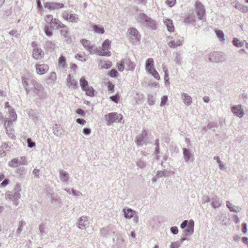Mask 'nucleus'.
<instances>
[{"label":"nucleus","instance_id":"c03bdc74","mask_svg":"<svg viewBox=\"0 0 248 248\" xmlns=\"http://www.w3.org/2000/svg\"><path fill=\"white\" fill-rule=\"evenodd\" d=\"M236 8L241 10L243 13H247L248 11V8L240 3H237L235 5Z\"/></svg>","mask_w":248,"mask_h":248},{"label":"nucleus","instance_id":"473e14b6","mask_svg":"<svg viewBox=\"0 0 248 248\" xmlns=\"http://www.w3.org/2000/svg\"><path fill=\"white\" fill-rule=\"evenodd\" d=\"M94 54H97L99 56H110L111 52L109 51L104 50L102 48L98 49L96 47V50H95Z\"/></svg>","mask_w":248,"mask_h":248},{"label":"nucleus","instance_id":"79ce46f5","mask_svg":"<svg viewBox=\"0 0 248 248\" xmlns=\"http://www.w3.org/2000/svg\"><path fill=\"white\" fill-rule=\"evenodd\" d=\"M58 63L60 66L64 68L66 65V59L65 57L61 55L59 58Z\"/></svg>","mask_w":248,"mask_h":248},{"label":"nucleus","instance_id":"2eb2a0df","mask_svg":"<svg viewBox=\"0 0 248 248\" xmlns=\"http://www.w3.org/2000/svg\"><path fill=\"white\" fill-rule=\"evenodd\" d=\"M43 51L39 47H35L32 51V57L36 60L41 59L44 57Z\"/></svg>","mask_w":248,"mask_h":248},{"label":"nucleus","instance_id":"72a5a7b5","mask_svg":"<svg viewBox=\"0 0 248 248\" xmlns=\"http://www.w3.org/2000/svg\"><path fill=\"white\" fill-rule=\"evenodd\" d=\"M183 151L185 161L186 162H188L192 155L190 151L186 148H184Z\"/></svg>","mask_w":248,"mask_h":248},{"label":"nucleus","instance_id":"f03ea898","mask_svg":"<svg viewBox=\"0 0 248 248\" xmlns=\"http://www.w3.org/2000/svg\"><path fill=\"white\" fill-rule=\"evenodd\" d=\"M31 84L33 86V91L35 95L40 99H44L46 97V93L44 92L45 89L42 85L40 84L35 79H32Z\"/></svg>","mask_w":248,"mask_h":248},{"label":"nucleus","instance_id":"3c124183","mask_svg":"<svg viewBox=\"0 0 248 248\" xmlns=\"http://www.w3.org/2000/svg\"><path fill=\"white\" fill-rule=\"evenodd\" d=\"M55 18H53V16L51 15H47L45 17L46 21L51 25L53 22V20H55Z\"/></svg>","mask_w":248,"mask_h":248},{"label":"nucleus","instance_id":"c9c22d12","mask_svg":"<svg viewBox=\"0 0 248 248\" xmlns=\"http://www.w3.org/2000/svg\"><path fill=\"white\" fill-rule=\"evenodd\" d=\"M244 42H246V41H241L236 38H234L232 40L233 45L237 47H241L243 46H244Z\"/></svg>","mask_w":248,"mask_h":248},{"label":"nucleus","instance_id":"f8f14e48","mask_svg":"<svg viewBox=\"0 0 248 248\" xmlns=\"http://www.w3.org/2000/svg\"><path fill=\"white\" fill-rule=\"evenodd\" d=\"M128 32L130 37L132 39L135 40L136 41L140 40V34L137 29H136L135 28H130L128 30Z\"/></svg>","mask_w":248,"mask_h":248},{"label":"nucleus","instance_id":"6ab92c4d","mask_svg":"<svg viewBox=\"0 0 248 248\" xmlns=\"http://www.w3.org/2000/svg\"><path fill=\"white\" fill-rule=\"evenodd\" d=\"M222 205V201L217 197H213L211 200V206L214 209L219 207Z\"/></svg>","mask_w":248,"mask_h":248},{"label":"nucleus","instance_id":"13d9d810","mask_svg":"<svg viewBox=\"0 0 248 248\" xmlns=\"http://www.w3.org/2000/svg\"><path fill=\"white\" fill-rule=\"evenodd\" d=\"M57 75L55 72H52L50 75L47 78V80L51 82H54L56 79Z\"/></svg>","mask_w":248,"mask_h":248},{"label":"nucleus","instance_id":"aec40b11","mask_svg":"<svg viewBox=\"0 0 248 248\" xmlns=\"http://www.w3.org/2000/svg\"><path fill=\"white\" fill-rule=\"evenodd\" d=\"M196 16L194 13L192 12L191 13L188 14L184 19V22L186 23H193L195 22Z\"/></svg>","mask_w":248,"mask_h":248},{"label":"nucleus","instance_id":"2f4dec72","mask_svg":"<svg viewBox=\"0 0 248 248\" xmlns=\"http://www.w3.org/2000/svg\"><path fill=\"white\" fill-rule=\"evenodd\" d=\"M154 66V60L152 58H148L146 62L145 68L146 70L148 71H151V70L154 69L153 68Z\"/></svg>","mask_w":248,"mask_h":248},{"label":"nucleus","instance_id":"69168bd1","mask_svg":"<svg viewBox=\"0 0 248 248\" xmlns=\"http://www.w3.org/2000/svg\"><path fill=\"white\" fill-rule=\"evenodd\" d=\"M28 146L30 148H32L35 145V143L33 141L31 138H28L27 140Z\"/></svg>","mask_w":248,"mask_h":248},{"label":"nucleus","instance_id":"a211bd4d","mask_svg":"<svg viewBox=\"0 0 248 248\" xmlns=\"http://www.w3.org/2000/svg\"><path fill=\"white\" fill-rule=\"evenodd\" d=\"M115 232L113 228H111L109 226H108L107 228L102 229L100 231L101 234L105 237H108L111 235L112 233Z\"/></svg>","mask_w":248,"mask_h":248},{"label":"nucleus","instance_id":"6e6d98bb","mask_svg":"<svg viewBox=\"0 0 248 248\" xmlns=\"http://www.w3.org/2000/svg\"><path fill=\"white\" fill-rule=\"evenodd\" d=\"M150 74H152V76L154 77L157 80H159L160 78L158 73L154 69L151 71L148 72Z\"/></svg>","mask_w":248,"mask_h":248},{"label":"nucleus","instance_id":"09e8293b","mask_svg":"<svg viewBox=\"0 0 248 248\" xmlns=\"http://www.w3.org/2000/svg\"><path fill=\"white\" fill-rule=\"evenodd\" d=\"M44 31L46 35L48 37H51L53 34V32L51 30H50V28L48 26L46 25L44 28Z\"/></svg>","mask_w":248,"mask_h":248},{"label":"nucleus","instance_id":"49530a36","mask_svg":"<svg viewBox=\"0 0 248 248\" xmlns=\"http://www.w3.org/2000/svg\"><path fill=\"white\" fill-rule=\"evenodd\" d=\"M170 171L167 170H164L163 171L158 170L156 173V176L157 178H160L163 176H166L170 173Z\"/></svg>","mask_w":248,"mask_h":248},{"label":"nucleus","instance_id":"412c9836","mask_svg":"<svg viewBox=\"0 0 248 248\" xmlns=\"http://www.w3.org/2000/svg\"><path fill=\"white\" fill-rule=\"evenodd\" d=\"M182 99L183 100L184 103L187 105L189 106L192 103V97L188 94L186 93H182L181 94Z\"/></svg>","mask_w":248,"mask_h":248},{"label":"nucleus","instance_id":"a19ab883","mask_svg":"<svg viewBox=\"0 0 248 248\" xmlns=\"http://www.w3.org/2000/svg\"><path fill=\"white\" fill-rule=\"evenodd\" d=\"M83 90L86 92V94L87 95L91 97H93L94 96V90L92 87L89 86L87 88L84 89Z\"/></svg>","mask_w":248,"mask_h":248},{"label":"nucleus","instance_id":"4be33fe9","mask_svg":"<svg viewBox=\"0 0 248 248\" xmlns=\"http://www.w3.org/2000/svg\"><path fill=\"white\" fill-rule=\"evenodd\" d=\"M59 173L61 181L64 183H67L68 182L69 178V174L65 171L62 170H60Z\"/></svg>","mask_w":248,"mask_h":248},{"label":"nucleus","instance_id":"052dcab7","mask_svg":"<svg viewBox=\"0 0 248 248\" xmlns=\"http://www.w3.org/2000/svg\"><path fill=\"white\" fill-rule=\"evenodd\" d=\"M211 199L209 198L208 195H205L202 196V203L205 204L206 202H209L211 201Z\"/></svg>","mask_w":248,"mask_h":248},{"label":"nucleus","instance_id":"de8ad7c7","mask_svg":"<svg viewBox=\"0 0 248 248\" xmlns=\"http://www.w3.org/2000/svg\"><path fill=\"white\" fill-rule=\"evenodd\" d=\"M174 60L176 64L181 65L182 63V57L180 54L176 53Z\"/></svg>","mask_w":248,"mask_h":248},{"label":"nucleus","instance_id":"9b49d317","mask_svg":"<svg viewBox=\"0 0 248 248\" xmlns=\"http://www.w3.org/2000/svg\"><path fill=\"white\" fill-rule=\"evenodd\" d=\"M231 110L233 114L241 118L244 115V111L240 105L233 106L231 108Z\"/></svg>","mask_w":248,"mask_h":248},{"label":"nucleus","instance_id":"f704fd0d","mask_svg":"<svg viewBox=\"0 0 248 248\" xmlns=\"http://www.w3.org/2000/svg\"><path fill=\"white\" fill-rule=\"evenodd\" d=\"M124 62L125 64L129 67V69L132 71L134 70L136 64L133 62H132L129 59H125L124 60Z\"/></svg>","mask_w":248,"mask_h":248},{"label":"nucleus","instance_id":"4468645a","mask_svg":"<svg viewBox=\"0 0 248 248\" xmlns=\"http://www.w3.org/2000/svg\"><path fill=\"white\" fill-rule=\"evenodd\" d=\"M183 235L187 236L192 235L194 232V221L190 220L188 226L184 230Z\"/></svg>","mask_w":248,"mask_h":248},{"label":"nucleus","instance_id":"7c9ffc66","mask_svg":"<svg viewBox=\"0 0 248 248\" xmlns=\"http://www.w3.org/2000/svg\"><path fill=\"white\" fill-rule=\"evenodd\" d=\"M136 164L138 168L140 169H145L147 168L148 164L147 162L143 161L141 159H137Z\"/></svg>","mask_w":248,"mask_h":248},{"label":"nucleus","instance_id":"20e7f679","mask_svg":"<svg viewBox=\"0 0 248 248\" xmlns=\"http://www.w3.org/2000/svg\"><path fill=\"white\" fill-rule=\"evenodd\" d=\"M104 117L108 125L115 122H121L123 118L122 115L116 112L109 113L108 114L105 115Z\"/></svg>","mask_w":248,"mask_h":248},{"label":"nucleus","instance_id":"6e6552de","mask_svg":"<svg viewBox=\"0 0 248 248\" xmlns=\"http://www.w3.org/2000/svg\"><path fill=\"white\" fill-rule=\"evenodd\" d=\"M196 12L200 20H202L205 15V9L203 4L200 1L195 3Z\"/></svg>","mask_w":248,"mask_h":248},{"label":"nucleus","instance_id":"338daca9","mask_svg":"<svg viewBox=\"0 0 248 248\" xmlns=\"http://www.w3.org/2000/svg\"><path fill=\"white\" fill-rule=\"evenodd\" d=\"M168 100V96L167 95H164L161 98V101L160 103V106L163 107L165 106Z\"/></svg>","mask_w":248,"mask_h":248},{"label":"nucleus","instance_id":"5fc2aeb1","mask_svg":"<svg viewBox=\"0 0 248 248\" xmlns=\"http://www.w3.org/2000/svg\"><path fill=\"white\" fill-rule=\"evenodd\" d=\"M124 60L123 61H121L117 63L118 70L121 72L123 71L124 68Z\"/></svg>","mask_w":248,"mask_h":248},{"label":"nucleus","instance_id":"864d4df0","mask_svg":"<svg viewBox=\"0 0 248 248\" xmlns=\"http://www.w3.org/2000/svg\"><path fill=\"white\" fill-rule=\"evenodd\" d=\"M45 46L47 48L54 49L55 47V44L51 41H47L45 44Z\"/></svg>","mask_w":248,"mask_h":248},{"label":"nucleus","instance_id":"680f3d73","mask_svg":"<svg viewBox=\"0 0 248 248\" xmlns=\"http://www.w3.org/2000/svg\"><path fill=\"white\" fill-rule=\"evenodd\" d=\"M148 103L150 105H153L155 104V98L152 95H149L148 97Z\"/></svg>","mask_w":248,"mask_h":248},{"label":"nucleus","instance_id":"8fccbe9b","mask_svg":"<svg viewBox=\"0 0 248 248\" xmlns=\"http://www.w3.org/2000/svg\"><path fill=\"white\" fill-rule=\"evenodd\" d=\"M163 70L165 73L164 80L165 81V82L169 83V73H168V69L165 66H163Z\"/></svg>","mask_w":248,"mask_h":248},{"label":"nucleus","instance_id":"7ed1b4c3","mask_svg":"<svg viewBox=\"0 0 248 248\" xmlns=\"http://www.w3.org/2000/svg\"><path fill=\"white\" fill-rule=\"evenodd\" d=\"M206 61L211 62H224L226 58L223 53L213 52L209 53L206 58Z\"/></svg>","mask_w":248,"mask_h":248},{"label":"nucleus","instance_id":"f257e3e1","mask_svg":"<svg viewBox=\"0 0 248 248\" xmlns=\"http://www.w3.org/2000/svg\"><path fill=\"white\" fill-rule=\"evenodd\" d=\"M136 20L142 28H148L153 30L156 29L155 21L144 13L138 14Z\"/></svg>","mask_w":248,"mask_h":248},{"label":"nucleus","instance_id":"5701e85b","mask_svg":"<svg viewBox=\"0 0 248 248\" xmlns=\"http://www.w3.org/2000/svg\"><path fill=\"white\" fill-rule=\"evenodd\" d=\"M52 130L54 134L56 136H60L63 132V130L61 128L60 125L55 124L53 125Z\"/></svg>","mask_w":248,"mask_h":248},{"label":"nucleus","instance_id":"58836bf2","mask_svg":"<svg viewBox=\"0 0 248 248\" xmlns=\"http://www.w3.org/2000/svg\"><path fill=\"white\" fill-rule=\"evenodd\" d=\"M215 33L220 41H224L225 40V36L222 31L217 30L215 31Z\"/></svg>","mask_w":248,"mask_h":248},{"label":"nucleus","instance_id":"c756f323","mask_svg":"<svg viewBox=\"0 0 248 248\" xmlns=\"http://www.w3.org/2000/svg\"><path fill=\"white\" fill-rule=\"evenodd\" d=\"M50 198L52 203H55L58 206H60L61 204L60 197L56 194H51Z\"/></svg>","mask_w":248,"mask_h":248},{"label":"nucleus","instance_id":"774afa93","mask_svg":"<svg viewBox=\"0 0 248 248\" xmlns=\"http://www.w3.org/2000/svg\"><path fill=\"white\" fill-rule=\"evenodd\" d=\"M118 75L117 71L115 69H112L109 72V76L112 78L116 77Z\"/></svg>","mask_w":248,"mask_h":248},{"label":"nucleus","instance_id":"393cba45","mask_svg":"<svg viewBox=\"0 0 248 248\" xmlns=\"http://www.w3.org/2000/svg\"><path fill=\"white\" fill-rule=\"evenodd\" d=\"M226 206L231 212L237 213L241 211V208L240 207L234 206L229 201L226 202Z\"/></svg>","mask_w":248,"mask_h":248},{"label":"nucleus","instance_id":"ddd939ff","mask_svg":"<svg viewBox=\"0 0 248 248\" xmlns=\"http://www.w3.org/2000/svg\"><path fill=\"white\" fill-rule=\"evenodd\" d=\"M35 69L37 74L44 75L48 71L49 67L45 64H37L35 65Z\"/></svg>","mask_w":248,"mask_h":248},{"label":"nucleus","instance_id":"a878e982","mask_svg":"<svg viewBox=\"0 0 248 248\" xmlns=\"http://www.w3.org/2000/svg\"><path fill=\"white\" fill-rule=\"evenodd\" d=\"M164 23L167 28V30L170 32H173L174 31V27L172 21L169 18L166 19Z\"/></svg>","mask_w":248,"mask_h":248},{"label":"nucleus","instance_id":"0eeeda50","mask_svg":"<svg viewBox=\"0 0 248 248\" xmlns=\"http://www.w3.org/2000/svg\"><path fill=\"white\" fill-rule=\"evenodd\" d=\"M89 224V217L87 216H82L78 219L77 226L80 229H84L88 227Z\"/></svg>","mask_w":248,"mask_h":248},{"label":"nucleus","instance_id":"4c0bfd02","mask_svg":"<svg viewBox=\"0 0 248 248\" xmlns=\"http://www.w3.org/2000/svg\"><path fill=\"white\" fill-rule=\"evenodd\" d=\"M80 85L82 90L89 87V83L84 77H82L79 80Z\"/></svg>","mask_w":248,"mask_h":248},{"label":"nucleus","instance_id":"603ef678","mask_svg":"<svg viewBox=\"0 0 248 248\" xmlns=\"http://www.w3.org/2000/svg\"><path fill=\"white\" fill-rule=\"evenodd\" d=\"M26 225V222L25 221H23L22 220L19 221V225H18V228L17 230V233L18 234H19L21 231H22L23 227Z\"/></svg>","mask_w":248,"mask_h":248},{"label":"nucleus","instance_id":"cd10ccee","mask_svg":"<svg viewBox=\"0 0 248 248\" xmlns=\"http://www.w3.org/2000/svg\"><path fill=\"white\" fill-rule=\"evenodd\" d=\"M60 29H61V30H60L61 35L65 38L68 39L69 38V35H68L69 28L65 25H64L62 26V27Z\"/></svg>","mask_w":248,"mask_h":248},{"label":"nucleus","instance_id":"423d86ee","mask_svg":"<svg viewBox=\"0 0 248 248\" xmlns=\"http://www.w3.org/2000/svg\"><path fill=\"white\" fill-rule=\"evenodd\" d=\"M81 44L85 48L88 50L90 54H94L96 50V46L94 45H91V42L86 39H81L80 40Z\"/></svg>","mask_w":248,"mask_h":248},{"label":"nucleus","instance_id":"f3484780","mask_svg":"<svg viewBox=\"0 0 248 248\" xmlns=\"http://www.w3.org/2000/svg\"><path fill=\"white\" fill-rule=\"evenodd\" d=\"M147 133L145 130H143L141 134L136 138V142L138 146H141L144 143V138L146 136Z\"/></svg>","mask_w":248,"mask_h":248},{"label":"nucleus","instance_id":"c85d7f7f","mask_svg":"<svg viewBox=\"0 0 248 248\" xmlns=\"http://www.w3.org/2000/svg\"><path fill=\"white\" fill-rule=\"evenodd\" d=\"M125 246L124 240L122 237H118L116 244L113 246L114 248H123Z\"/></svg>","mask_w":248,"mask_h":248},{"label":"nucleus","instance_id":"bf43d9fd","mask_svg":"<svg viewBox=\"0 0 248 248\" xmlns=\"http://www.w3.org/2000/svg\"><path fill=\"white\" fill-rule=\"evenodd\" d=\"M9 114L12 120L16 121L17 118V116L16 112L14 110L13 108H11V109L9 110Z\"/></svg>","mask_w":248,"mask_h":248},{"label":"nucleus","instance_id":"e2e57ef3","mask_svg":"<svg viewBox=\"0 0 248 248\" xmlns=\"http://www.w3.org/2000/svg\"><path fill=\"white\" fill-rule=\"evenodd\" d=\"M110 99L112 101H113L114 102L117 103L119 101L120 97H119V95L118 94H117L115 95L110 96Z\"/></svg>","mask_w":248,"mask_h":248},{"label":"nucleus","instance_id":"e433bc0d","mask_svg":"<svg viewBox=\"0 0 248 248\" xmlns=\"http://www.w3.org/2000/svg\"><path fill=\"white\" fill-rule=\"evenodd\" d=\"M217 127V124L215 122H210L206 126L203 127L202 129V132L203 133L204 132L207 131L208 130L211 129L212 128Z\"/></svg>","mask_w":248,"mask_h":248},{"label":"nucleus","instance_id":"37998d69","mask_svg":"<svg viewBox=\"0 0 248 248\" xmlns=\"http://www.w3.org/2000/svg\"><path fill=\"white\" fill-rule=\"evenodd\" d=\"M93 29L95 32L98 33L103 34L105 32L104 29L103 27H100L97 25L93 26Z\"/></svg>","mask_w":248,"mask_h":248},{"label":"nucleus","instance_id":"9d476101","mask_svg":"<svg viewBox=\"0 0 248 248\" xmlns=\"http://www.w3.org/2000/svg\"><path fill=\"white\" fill-rule=\"evenodd\" d=\"M21 195L19 192L17 191H16L14 192H9L6 193V198L7 199H9L10 201L15 202L16 205H18V203L17 202V200L20 198Z\"/></svg>","mask_w":248,"mask_h":248},{"label":"nucleus","instance_id":"b1692460","mask_svg":"<svg viewBox=\"0 0 248 248\" xmlns=\"http://www.w3.org/2000/svg\"><path fill=\"white\" fill-rule=\"evenodd\" d=\"M124 217L126 219H130L134 217L135 211L131 208H124L123 210Z\"/></svg>","mask_w":248,"mask_h":248},{"label":"nucleus","instance_id":"4d7b16f0","mask_svg":"<svg viewBox=\"0 0 248 248\" xmlns=\"http://www.w3.org/2000/svg\"><path fill=\"white\" fill-rule=\"evenodd\" d=\"M75 58L79 60L81 62H85L86 61L87 59H86L85 57V54H77L75 56Z\"/></svg>","mask_w":248,"mask_h":248},{"label":"nucleus","instance_id":"ea45409f","mask_svg":"<svg viewBox=\"0 0 248 248\" xmlns=\"http://www.w3.org/2000/svg\"><path fill=\"white\" fill-rule=\"evenodd\" d=\"M51 25L55 26L57 29H60L64 24L60 21L58 19L55 18V20H53V22L52 23Z\"/></svg>","mask_w":248,"mask_h":248},{"label":"nucleus","instance_id":"1a4fd4ad","mask_svg":"<svg viewBox=\"0 0 248 248\" xmlns=\"http://www.w3.org/2000/svg\"><path fill=\"white\" fill-rule=\"evenodd\" d=\"M64 4L62 3L47 2L44 4V7L50 10H58L64 7Z\"/></svg>","mask_w":248,"mask_h":248},{"label":"nucleus","instance_id":"0e129e2a","mask_svg":"<svg viewBox=\"0 0 248 248\" xmlns=\"http://www.w3.org/2000/svg\"><path fill=\"white\" fill-rule=\"evenodd\" d=\"M181 246V243H179V241H176L171 243L170 248H179Z\"/></svg>","mask_w":248,"mask_h":248},{"label":"nucleus","instance_id":"a18cd8bd","mask_svg":"<svg viewBox=\"0 0 248 248\" xmlns=\"http://www.w3.org/2000/svg\"><path fill=\"white\" fill-rule=\"evenodd\" d=\"M110 43L108 40H105L102 44V49L104 50L108 51V50L110 48Z\"/></svg>","mask_w":248,"mask_h":248},{"label":"nucleus","instance_id":"39448f33","mask_svg":"<svg viewBox=\"0 0 248 248\" xmlns=\"http://www.w3.org/2000/svg\"><path fill=\"white\" fill-rule=\"evenodd\" d=\"M62 17L65 20L69 22L77 23L79 21L78 15L69 13L67 10L62 12Z\"/></svg>","mask_w":248,"mask_h":248},{"label":"nucleus","instance_id":"bb28decb","mask_svg":"<svg viewBox=\"0 0 248 248\" xmlns=\"http://www.w3.org/2000/svg\"><path fill=\"white\" fill-rule=\"evenodd\" d=\"M67 85L72 88H76L77 87V81L72 78L71 75H68L67 78Z\"/></svg>","mask_w":248,"mask_h":248},{"label":"nucleus","instance_id":"dca6fc26","mask_svg":"<svg viewBox=\"0 0 248 248\" xmlns=\"http://www.w3.org/2000/svg\"><path fill=\"white\" fill-rule=\"evenodd\" d=\"M25 160L24 157H21L20 159L14 158L9 163V165L11 167H17L19 165H22V162Z\"/></svg>","mask_w":248,"mask_h":248}]
</instances>
